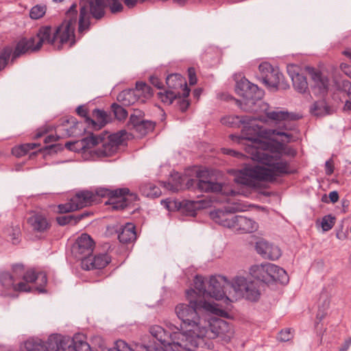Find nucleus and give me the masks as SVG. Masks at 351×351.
Wrapping results in <instances>:
<instances>
[{
    "label": "nucleus",
    "instance_id": "nucleus-10",
    "mask_svg": "<svg viewBox=\"0 0 351 351\" xmlns=\"http://www.w3.org/2000/svg\"><path fill=\"white\" fill-rule=\"evenodd\" d=\"M76 112L80 116L84 117L85 123L95 130H100L114 119L123 122L128 116V111H93L92 117L89 116L90 111Z\"/></svg>",
    "mask_w": 351,
    "mask_h": 351
},
{
    "label": "nucleus",
    "instance_id": "nucleus-2",
    "mask_svg": "<svg viewBox=\"0 0 351 351\" xmlns=\"http://www.w3.org/2000/svg\"><path fill=\"white\" fill-rule=\"evenodd\" d=\"M263 148L250 146L247 148L250 158L267 167L245 166L235 174L234 181L237 184L254 188L258 181H273L277 176L287 174L289 164L287 161H279V158L271 155L267 150V145Z\"/></svg>",
    "mask_w": 351,
    "mask_h": 351
},
{
    "label": "nucleus",
    "instance_id": "nucleus-36",
    "mask_svg": "<svg viewBox=\"0 0 351 351\" xmlns=\"http://www.w3.org/2000/svg\"><path fill=\"white\" fill-rule=\"evenodd\" d=\"M283 77L278 69H274L269 74L265 77L262 82L271 90H277L280 80Z\"/></svg>",
    "mask_w": 351,
    "mask_h": 351
},
{
    "label": "nucleus",
    "instance_id": "nucleus-55",
    "mask_svg": "<svg viewBox=\"0 0 351 351\" xmlns=\"http://www.w3.org/2000/svg\"><path fill=\"white\" fill-rule=\"evenodd\" d=\"M62 149V145L60 144H51L49 145H46L45 147V149L48 151L49 154L57 153L58 151Z\"/></svg>",
    "mask_w": 351,
    "mask_h": 351
},
{
    "label": "nucleus",
    "instance_id": "nucleus-39",
    "mask_svg": "<svg viewBox=\"0 0 351 351\" xmlns=\"http://www.w3.org/2000/svg\"><path fill=\"white\" fill-rule=\"evenodd\" d=\"M292 81L293 86L298 93H304L308 88V82H307L306 77L303 73L295 76Z\"/></svg>",
    "mask_w": 351,
    "mask_h": 351
},
{
    "label": "nucleus",
    "instance_id": "nucleus-32",
    "mask_svg": "<svg viewBox=\"0 0 351 351\" xmlns=\"http://www.w3.org/2000/svg\"><path fill=\"white\" fill-rule=\"evenodd\" d=\"M12 271L18 274L19 280L22 278L25 283L27 285V282H33L38 279V272H36L34 269L27 270L24 272V267L23 265L16 264L12 267Z\"/></svg>",
    "mask_w": 351,
    "mask_h": 351
},
{
    "label": "nucleus",
    "instance_id": "nucleus-33",
    "mask_svg": "<svg viewBox=\"0 0 351 351\" xmlns=\"http://www.w3.org/2000/svg\"><path fill=\"white\" fill-rule=\"evenodd\" d=\"M198 202L195 201L179 202L171 200L170 199H163L161 201V204L169 211L180 210L182 208L188 207L189 205L192 207V210L193 211L194 209L197 208L196 206Z\"/></svg>",
    "mask_w": 351,
    "mask_h": 351
},
{
    "label": "nucleus",
    "instance_id": "nucleus-27",
    "mask_svg": "<svg viewBox=\"0 0 351 351\" xmlns=\"http://www.w3.org/2000/svg\"><path fill=\"white\" fill-rule=\"evenodd\" d=\"M110 262L109 257L106 254L95 256H89L82 262V267L85 270L99 269L105 267Z\"/></svg>",
    "mask_w": 351,
    "mask_h": 351
},
{
    "label": "nucleus",
    "instance_id": "nucleus-29",
    "mask_svg": "<svg viewBox=\"0 0 351 351\" xmlns=\"http://www.w3.org/2000/svg\"><path fill=\"white\" fill-rule=\"evenodd\" d=\"M27 223L33 231L44 232L50 228L47 219L40 213H34L27 219Z\"/></svg>",
    "mask_w": 351,
    "mask_h": 351
},
{
    "label": "nucleus",
    "instance_id": "nucleus-19",
    "mask_svg": "<svg viewBox=\"0 0 351 351\" xmlns=\"http://www.w3.org/2000/svg\"><path fill=\"white\" fill-rule=\"evenodd\" d=\"M126 126L128 130H134L139 136H143L154 130L155 123L132 114Z\"/></svg>",
    "mask_w": 351,
    "mask_h": 351
},
{
    "label": "nucleus",
    "instance_id": "nucleus-40",
    "mask_svg": "<svg viewBox=\"0 0 351 351\" xmlns=\"http://www.w3.org/2000/svg\"><path fill=\"white\" fill-rule=\"evenodd\" d=\"M47 6L43 4H38L33 6L29 11V17L32 19L37 20L42 18L46 13Z\"/></svg>",
    "mask_w": 351,
    "mask_h": 351
},
{
    "label": "nucleus",
    "instance_id": "nucleus-54",
    "mask_svg": "<svg viewBox=\"0 0 351 351\" xmlns=\"http://www.w3.org/2000/svg\"><path fill=\"white\" fill-rule=\"evenodd\" d=\"M149 82L158 89H162L164 88L162 82L156 75H150L149 77Z\"/></svg>",
    "mask_w": 351,
    "mask_h": 351
},
{
    "label": "nucleus",
    "instance_id": "nucleus-7",
    "mask_svg": "<svg viewBox=\"0 0 351 351\" xmlns=\"http://www.w3.org/2000/svg\"><path fill=\"white\" fill-rule=\"evenodd\" d=\"M250 273L253 278L266 284L278 282L285 285L289 282L286 271L272 263L253 265L250 267Z\"/></svg>",
    "mask_w": 351,
    "mask_h": 351
},
{
    "label": "nucleus",
    "instance_id": "nucleus-25",
    "mask_svg": "<svg viewBox=\"0 0 351 351\" xmlns=\"http://www.w3.org/2000/svg\"><path fill=\"white\" fill-rule=\"evenodd\" d=\"M302 117V114L289 111H271L266 115L258 117V120L263 123H277L285 119L297 120Z\"/></svg>",
    "mask_w": 351,
    "mask_h": 351
},
{
    "label": "nucleus",
    "instance_id": "nucleus-48",
    "mask_svg": "<svg viewBox=\"0 0 351 351\" xmlns=\"http://www.w3.org/2000/svg\"><path fill=\"white\" fill-rule=\"evenodd\" d=\"M119 197H123L124 201L128 204V206H130L134 202L138 200L137 194L135 193H130L129 189L127 193H124L122 195H119Z\"/></svg>",
    "mask_w": 351,
    "mask_h": 351
},
{
    "label": "nucleus",
    "instance_id": "nucleus-59",
    "mask_svg": "<svg viewBox=\"0 0 351 351\" xmlns=\"http://www.w3.org/2000/svg\"><path fill=\"white\" fill-rule=\"evenodd\" d=\"M339 193L337 191H332L328 194V199L332 203H335L339 200Z\"/></svg>",
    "mask_w": 351,
    "mask_h": 351
},
{
    "label": "nucleus",
    "instance_id": "nucleus-47",
    "mask_svg": "<svg viewBox=\"0 0 351 351\" xmlns=\"http://www.w3.org/2000/svg\"><path fill=\"white\" fill-rule=\"evenodd\" d=\"M75 204L71 199L69 202L58 205V212L60 213H66L76 210Z\"/></svg>",
    "mask_w": 351,
    "mask_h": 351
},
{
    "label": "nucleus",
    "instance_id": "nucleus-58",
    "mask_svg": "<svg viewBox=\"0 0 351 351\" xmlns=\"http://www.w3.org/2000/svg\"><path fill=\"white\" fill-rule=\"evenodd\" d=\"M37 280H39L40 282V285H45L47 282V275L43 271H39L38 272V279Z\"/></svg>",
    "mask_w": 351,
    "mask_h": 351
},
{
    "label": "nucleus",
    "instance_id": "nucleus-52",
    "mask_svg": "<svg viewBox=\"0 0 351 351\" xmlns=\"http://www.w3.org/2000/svg\"><path fill=\"white\" fill-rule=\"evenodd\" d=\"M95 102H88L87 104H82L77 106L75 110H88V108H91L92 110H104V107L101 104L98 106H95Z\"/></svg>",
    "mask_w": 351,
    "mask_h": 351
},
{
    "label": "nucleus",
    "instance_id": "nucleus-62",
    "mask_svg": "<svg viewBox=\"0 0 351 351\" xmlns=\"http://www.w3.org/2000/svg\"><path fill=\"white\" fill-rule=\"evenodd\" d=\"M351 345V338H349L345 341L343 344L339 349V351H347Z\"/></svg>",
    "mask_w": 351,
    "mask_h": 351
},
{
    "label": "nucleus",
    "instance_id": "nucleus-14",
    "mask_svg": "<svg viewBox=\"0 0 351 351\" xmlns=\"http://www.w3.org/2000/svg\"><path fill=\"white\" fill-rule=\"evenodd\" d=\"M94 245L93 240L88 234H82L73 244L71 251L75 257L82 262L92 255Z\"/></svg>",
    "mask_w": 351,
    "mask_h": 351
},
{
    "label": "nucleus",
    "instance_id": "nucleus-45",
    "mask_svg": "<svg viewBox=\"0 0 351 351\" xmlns=\"http://www.w3.org/2000/svg\"><path fill=\"white\" fill-rule=\"evenodd\" d=\"M258 70L260 71L259 78L263 81L266 75L274 70V68L268 62H263L259 65Z\"/></svg>",
    "mask_w": 351,
    "mask_h": 351
},
{
    "label": "nucleus",
    "instance_id": "nucleus-12",
    "mask_svg": "<svg viewBox=\"0 0 351 351\" xmlns=\"http://www.w3.org/2000/svg\"><path fill=\"white\" fill-rule=\"evenodd\" d=\"M306 73L309 75L311 81L309 85L315 94L324 95L329 88V80L327 76L313 66H306Z\"/></svg>",
    "mask_w": 351,
    "mask_h": 351
},
{
    "label": "nucleus",
    "instance_id": "nucleus-46",
    "mask_svg": "<svg viewBox=\"0 0 351 351\" xmlns=\"http://www.w3.org/2000/svg\"><path fill=\"white\" fill-rule=\"evenodd\" d=\"M31 144H25L22 145L19 147H15L12 148V154L20 158L25 154H27V152L29 151V145Z\"/></svg>",
    "mask_w": 351,
    "mask_h": 351
},
{
    "label": "nucleus",
    "instance_id": "nucleus-56",
    "mask_svg": "<svg viewBox=\"0 0 351 351\" xmlns=\"http://www.w3.org/2000/svg\"><path fill=\"white\" fill-rule=\"evenodd\" d=\"M223 153L237 158H243L244 156V155L242 153L228 148H223Z\"/></svg>",
    "mask_w": 351,
    "mask_h": 351
},
{
    "label": "nucleus",
    "instance_id": "nucleus-9",
    "mask_svg": "<svg viewBox=\"0 0 351 351\" xmlns=\"http://www.w3.org/2000/svg\"><path fill=\"white\" fill-rule=\"evenodd\" d=\"M132 136V134L125 130H121L110 135H101L99 143L101 145L96 148L94 152L98 157L112 156L117 152L119 146L123 145Z\"/></svg>",
    "mask_w": 351,
    "mask_h": 351
},
{
    "label": "nucleus",
    "instance_id": "nucleus-35",
    "mask_svg": "<svg viewBox=\"0 0 351 351\" xmlns=\"http://www.w3.org/2000/svg\"><path fill=\"white\" fill-rule=\"evenodd\" d=\"M128 191V188L111 189L106 187H99L95 190L94 195H95V201H97L98 197H109L110 200Z\"/></svg>",
    "mask_w": 351,
    "mask_h": 351
},
{
    "label": "nucleus",
    "instance_id": "nucleus-43",
    "mask_svg": "<svg viewBox=\"0 0 351 351\" xmlns=\"http://www.w3.org/2000/svg\"><path fill=\"white\" fill-rule=\"evenodd\" d=\"M110 204L112 205V209L114 210H123L128 207V204L124 201L123 197H117L110 199Z\"/></svg>",
    "mask_w": 351,
    "mask_h": 351
},
{
    "label": "nucleus",
    "instance_id": "nucleus-22",
    "mask_svg": "<svg viewBox=\"0 0 351 351\" xmlns=\"http://www.w3.org/2000/svg\"><path fill=\"white\" fill-rule=\"evenodd\" d=\"M99 144V136L90 134L81 140L75 142H67L65 147L73 152H85L87 149L94 147Z\"/></svg>",
    "mask_w": 351,
    "mask_h": 351
},
{
    "label": "nucleus",
    "instance_id": "nucleus-37",
    "mask_svg": "<svg viewBox=\"0 0 351 351\" xmlns=\"http://www.w3.org/2000/svg\"><path fill=\"white\" fill-rule=\"evenodd\" d=\"M136 90L140 95L141 98L145 99V103L150 99L154 95L153 88L142 81H137L135 84Z\"/></svg>",
    "mask_w": 351,
    "mask_h": 351
},
{
    "label": "nucleus",
    "instance_id": "nucleus-63",
    "mask_svg": "<svg viewBox=\"0 0 351 351\" xmlns=\"http://www.w3.org/2000/svg\"><path fill=\"white\" fill-rule=\"evenodd\" d=\"M313 116L315 117H322L330 114L331 111H311Z\"/></svg>",
    "mask_w": 351,
    "mask_h": 351
},
{
    "label": "nucleus",
    "instance_id": "nucleus-64",
    "mask_svg": "<svg viewBox=\"0 0 351 351\" xmlns=\"http://www.w3.org/2000/svg\"><path fill=\"white\" fill-rule=\"evenodd\" d=\"M202 93V88H195L193 92V96L194 99H195L197 101H198Z\"/></svg>",
    "mask_w": 351,
    "mask_h": 351
},
{
    "label": "nucleus",
    "instance_id": "nucleus-3",
    "mask_svg": "<svg viewBox=\"0 0 351 351\" xmlns=\"http://www.w3.org/2000/svg\"><path fill=\"white\" fill-rule=\"evenodd\" d=\"M124 3V0H121ZM78 33L83 34L90 27V17L100 21L106 15V9L109 8L112 14L121 12L123 5L119 0H80Z\"/></svg>",
    "mask_w": 351,
    "mask_h": 351
},
{
    "label": "nucleus",
    "instance_id": "nucleus-26",
    "mask_svg": "<svg viewBox=\"0 0 351 351\" xmlns=\"http://www.w3.org/2000/svg\"><path fill=\"white\" fill-rule=\"evenodd\" d=\"M36 36L38 38V41L36 44V49L40 50L44 43L55 46L56 42L55 29L53 31L51 25L40 26L38 29Z\"/></svg>",
    "mask_w": 351,
    "mask_h": 351
},
{
    "label": "nucleus",
    "instance_id": "nucleus-60",
    "mask_svg": "<svg viewBox=\"0 0 351 351\" xmlns=\"http://www.w3.org/2000/svg\"><path fill=\"white\" fill-rule=\"evenodd\" d=\"M326 173L327 175H331L334 171L332 162L331 160H328L325 163Z\"/></svg>",
    "mask_w": 351,
    "mask_h": 351
},
{
    "label": "nucleus",
    "instance_id": "nucleus-18",
    "mask_svg": "<svg viewBox=\"0 0 351 351\" xmlns=\"http://www.w3.org/2000/svg\"><path fill=\"white\" fill-rule=\"evenodd\" d=\"M255 249L256 252L265 259L276 261L282 255L281 250L278 246L264 239H259L256 242Z\"/></svg>",
    "mask_w": 351,
    "mask_h": 351
},
{
    "label": "nucleus",
    "instance_id": "nucleus-16",
    "mask_svg": "<svg viewBox=\"0 0 351 351\" xmlns=\"http://www.w3.org/2000/svg\"><path fill=\"white\" fill-rule=\"evenodd\" d=\"M239 210L237 207L228 206L224 209H217L210 213L211 219L219 225L232 228L234 226V216L233 213Z\"/></svg>",
    "mask_w": 351,
    "mask_h": 351
},
{
    "label": "nucleus",
    "instance_id": "nucleus-61",
    "mask_svg": "<svg viewBox=\"0 0 351 351\" xmlns=\"http://www.w3.org/2000/svg\"><path fill=\"white\" fill-rule=\"evenodd\" d=\"M347 232L343 231V224H341L340 229L337 231L336 236L340 240H344L347 238Z\"/></svg>",
    "mask_w": 351,
    "mask_h": 351
},
{
    "label": "nucleus",
    "instance_id": "nucleus-44",
    "mask_svg": "<svg viewBox=\"0 0 351 351\" xmlns=\"http://www.w3.org/2000/svg\"><path fill=\"white\" fill-rule=\"evenodd\" d=\"M77 4L76 3H73L69 8V9L65 13V20L71 19V21L73 23H77Z\"/></svg>",
    "mask_w": 351,
    "mask_h": 351
},
{
    "label": "nucleus",
    "instance_id": "nucleus-31",
    "mask_svg": "<svg viewBox=\"0 0 351 351\" xmlns=\"http://www.w3.org/2000/svg\"><path fill=\"white\" fill-rule=\"evenodd\" d=\"M71 199L75 206V208L78 210L95 202V195L91 191H84L77 193Z\"/></svg>",
    "mask_w": 351,
    "mask_h": 351
},
{
    "label": "nucleus",
    "instance_id": "nucleus-6",
    "mask_svg": "<svg viewBox=\"0 0 351 351\" xmlns=\"http://www.w3.org/2000/svg\"><path fill=\"white\" fill-rule=\"evenodd\" d=\"M257 118L251 116H228L221 119L223 125L230 128H240L243 125V132H250V133L257 134L258 135L276 134L278 136H286L291 138V134L285 132L278 131V130H267L263 128V125L256 123Z\"/></svg>",
    "mask_w": 351,
    "mask_h": 351
},
{
    "label": "nucleus",
    "instance_id": "nucleus-53",
    "mask_svg": "<svg viewBox=\"0 0 351 351\" xmlns=\"http://www.w3.org/2000/svg\"><path fill=\"white\" fill-rule=\"evenodd\" d=\"M188 77L189 84L193 86L197 83L196 71L194 67H189L188 69Z\"/></svg>",
    "mask_w": 351,
    "mask_h": 351
},
{
    "label": "nucleus",
    "instance_id": "nucleus-23",
    "mask_svg": "<svg viewBox=\"0 0 351 351\" xmlns=\"http://www.w3.org/2000/svg\"><path fill=\"white\" fill-rule=\"evenodd\" d=\"M117 99L124 107L145 103V99L141 98L136 87L122 90L117 95Z\"/></svg>",
    "mask_w": 351,
    "mask_h": 351
},
{
    "label": "nucleus",
    "instance_id": "nucleus-24",
    "mask_svg": "<svg viewBox=\"0 0 351 351\" xmlns=\"http://www.w3.org/2000/svg\"><path fill=\"white\" fill-rule=\"evenodd\" d=\"M166 84L170 90H178L184 86L181 97L188 99L191 89L188 87L186 79L179 73H171L166 77Z\"/></svg>",
    "mask_w": 351,
    "mask_h": 351
},
{
    "label": "nucleus",
    "instance_id": "nucleus-15",
    "mask_svg": "<svg viewBox=\"0 0 351 351\" xmlns=\"http://www.w3.org/2000/svg\"><path fill=\"white\" fill-rule=\"evenodd\" d=\"M227 278L223 276H212L207 282V297L215 298L216 300H221L225 298L229 300L226 295L225 286L228 285Z\"/></svg>",
    "mask_w": 351,
    "mask_h": 351
},
{
    "label": "nucleus",
    "instance_id": "nucleus-17",
    "mask_svg": "<svg viewBox=\"0 0 351 351\" xmlns=\"http://www.w3.org/2000/svg\"><path fill=\"white\" fill-rule=\"evenodd\" d=\"M68 337L56 334L50 335L45 342L38 339L41 346L38 351H66L67 347H69Z\"/></svg>",
    "mask_w": 351,
    "mask_h": 351
},
{
    "label": "nucleus",
    "instance_id": "nucleus-8",
    "mask_svg": "<svg viewBox=\"0 0 351 351\" xmlns=\"http://www.w3.org/2000/svg\"><path fill=\"white\" fill-rule=\"evenodd\" d=\"M35 36H32L29 38L23 37L16 43L14 49L9 45L4 47L0 51V71L3 70L8 64L10 57V62L13 64L21 56L39 51L35 49Z\"/></svg>",
    "mask_w": 351,
    "mask_h": 351
},
{
    "label": "nucleus",
    "instance_id": "nucleus-57",
    "mask_svg": "<svg viewBox=\"0 0 351 351\" xmlns=\"http://www.w3.org/2000/svg\"><path fill=\"white\" fill-rule=\"evenodd\" d=\"M20 234L19 228L15 227L12 228V240L14 244L19 243V236Z\"/></svg>",
    "mask_w": 351,
    "mask_h": 351
},
{
    "label": "nucleus",
    "instance_id": "nucleus-42",
    "mask_svg": "<svg viewBox=\"0 0 351 351\" xmlns=\"http://www.w3.org/2000/svg\"><path fill=\"white\" fill-rule=\"evenodd\" d=\"M335 219H336L335 217L331 215H328L324 216L322 219V221H321V227H322V230L324 232H326V231H328L330 229H332V228L335 225Z\"/></svg>",
    "mask_w": 351,
    "mask_h": 351
},
{
    "label": "nucleus",
    "instance_id": "nucleus-51",
    "mask_svg": "<svg viewBox=\"0 0 351 351\" xmlns=\"http://www.w3.org/2000/svg\"><path fill=\"white\" fill-rule=\"evenodd\" d=\"M287 69L288 75L291 80L295 78V76L300 74V68L295 64H288Z\"/></svg>",
    "mask_w": 351,
    "mask_h": 351
},
{
    "label": "nucleus",
    "instance_id": "nucleus-49",
    "mask_svg": "<svg viewBox=\"0 0 351 351\" xmlns=\"http://www.w3.org/2000/svg\"><path fill=\"white\" fill-rule=\"evenodd\" d=\"M292 337L293 334L290 328H285L279 332L277 338L282 342H286L291 339Z\"/></svg>",
    "mask_w": 351,
    "mask_h": 351
},
{
    "label": "nucleus",
    "instance_id": "nucleus-34",
    "mask_svg": "<svg viewBox=\"0 0 351 351\" xmlns=\"http://www.w3.org/2000/svg\"><path fill=\"white\" fill-rule=\"evenodd\" d=\"M194 287L195 290L190 289L186 291V296L189 298L193 294L199 295L203 298H207V283L204 280V278L197 275L194 279Z\"/></svg>",
    "mask_w": 351,
    "mask_h": 351
},
{
    "label": "nucleus",
    "instance_id": "nucleus-5",
    "mask_svg": "<svg viewBox=\"0 0 351 351\" xmlns=\"http://www.w3.org/2000/svg\"><path fill=\"white\" fill-rule=\"evenodd\" d=\"M235 91L237 95L243 98V101L231 98L238 107L241 108L242 104L244 103L245 106L250 108L257 106L258 110L269 109V104L262 101L265 94L264 90L258 88L256 84L251 83L245 77L237 81Z\"/></svg>",
    "mask_w": 351,
    "mask_h": 351
},
{
    "label": "nucleus",
    "instance_id": "nucleus-4",
    "mask_svg": "<svg viewBox=\"0 0 351 351\" xmlns=\"http://www.w3.org/2000/svg\"><path fill=\"white\" fill-rule=\"evenodd\" d=\"M202 173L201 171L197 172L196 178H189L187 180L186 177H182L176 173L173 176V182H169L165 184V187L173 192H178L184 189L183 182L186 181L185 188L191 191H198L205 193H220L226 196H233L237 193L226 183L213 181L208 178H204Z\"/></svg>",
    "mask_w": 351,
    "mask_h": 351
},
{
    "label": "nucleus",
    "instance_id": "nucleus-41",
    "mask_svg": "<svg viewBox=\"0 0 351 351\" xmlns=\"http://www.w3.org/2000/svg\"><path fill=\"white\" fill-rule=\"evenodd\" d=\"M75 218V215H62L56 217V221L60 226L68 224L74 226L77 223Z\"/></svg>",
    "mask_w": 351,
    "mask_h": 351
},
{
    "label": "nucleus",
    "instance_id": "nucleus-13",
    "mask_svg": "<svg viewBox=\"0 0 351 351\" xmlns=\"http://www.w3.org/2000/svg\"><path fill=\"white\" fill-rule=\"evenodd\" d=\"M232 287L237 293H241L243 298L250 301H256L259 298L260 292L253 282H248L246 278L237 276L232 282Z\"/></svg>",
    "mask_w": 351,
    "mask_h": 351
},
{
    "label": "nucleus",
    "instance_id": "nucleus-1",
    "mask_svg": "<svg viewBox=\"0 0 351 351\" xmlns=\"http://www.w3.org/2000/svg\"><path fill=\"white\" fill-rule=\"evenodd\" d=\"M210 312L218 314V308L212 304L198 298L189 299V304H179L175 312L182 324L180 327L172 323L167 326L169 331L156 325L149 329L152 337L167 346V351H195L198 347L206 346L213 349V343L210 341L222 337L228 332V323L220 319L208 320L202 313ZM221 315L223 311H219Z\"/></svg>",
    "mask_w": 351,
    "mask_h": 351
},
{
    "label": "nucleus",
    "instance_id": "nucleus-11",
    "mask_svg": "<svg viewBox=\"0 0 351 351\" xmlns=\"http://www.w3.org/2000/svg\"><path fill=\"white\" fill-rule=\"evenodd\" d=\"M75 23L69 20L64 19L62 22L55 28V36L56 41L58 40V44L56 47L58 51L63 49L64 44L69 43V47H73L77 43L75 34Z\"/></svg>",
    "mask_w": 351,
    "mask_h": 351
},
{
    "label": "nucleus",
    "instance_id": "nucleus-28",
    "mask_svg": "<svg viewBox=\"0 0 351 351\" xmlns=\"http://www.w3.org/2000/svg\"><path fill=\"white\" fill-rule=\"evenodd\" d=\"M234 225L232 228L241 233L253 232L258 228V224L255 221L241 215L234 216Z\"/></svg>",
    "mask_w": 351,
    "mask_h": 351
},
{
    "label": "nucleus",
    "instance_id": "nucleus-38",
    "mask_svg": "<svg viewBox=\"0 0 351 351\" xmlns=\"http://www.w3.org/2000/svg\"><path fill=\"white\" fill-rule=\"evenodd\" d=\"M142 195L147 197H157L160 195L158 187L152 183H143L139 186Z\"/></svg>",
    "mask_w": 351,
    "mask_h": 351
},
{
    "label": "nucleus",
    "instance_id": "nucleus-50",
    "mask_svg": "<svg viewBox=\"0 0 351 351\" xmlns=\"http://www.w3.org/2000/svg\"><path fill=\"white\" fill-rule=\"evenodd\" d=\"M309 110H331L325 99H319L314 102Z\"/></svg>",
    "mask_w": 351,
    "mask_h": 351
},
{
    "label": "nucleus",
    "instance_id": "nucleus-21",
    "mask_svg": "<svg viewBox=\"0 0 351 351\" xmlns=\"http://www.w3.org/2000/svg\"><path fill=\"white\" fill-rule=\"evenodd\" d=\"M19 280L18 274L13 271V274L9 272H1L0 274V283L6 289H12L15 291H30V287L23 282L16 283Z\"/></svg>",
    "mask_w": 351,
    "mask_h": 351
},
{
    "label": "nucleus",
    "instance_id": "nucleus-30",
    "mask_svg": "<svg viewBox=\"0 0 351 351\" xmlns=\"http://www.w3.org/2000/svg\"><path fill=\"white\" fill-rule=\"evenodd\" d=\"M118 239L122 243H130L136 239L135 226L132 223H127L121 226L118 230Z\"/></svg>",
    "mask_w": 351,
    "mask_h": 351
},
{
    "label": "nucleus",
    "instance_id": "nucleus-20",
    "mask_svg": "<svg viewBox=\"0 0 351 351\" xmlns=\"http://www.w3.org/2000/svg\"><path fill=\"white\" fill-rule=\"evenodd\" d=\"M158 97L160 101L167 105H170L173 102L179 105V110H187L191 104L188 99L181 97V93L179 91H174L172 90H166L165 92L158 93Z\"/></svg>",
    "mask_w": 351,
    "mask_h": 351
}]
</instances>
